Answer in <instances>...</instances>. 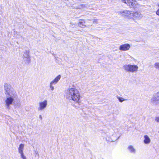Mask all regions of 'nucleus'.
Instances as JSON below:
<instances>
[{
    "label": "nucleus",
    "instance_id": "obj_14",
    "mask_svg": "<svg viewBox=\"0 0 159 159\" xmlns=\"http://www.w3.org/2000/svg\"><path fill=\"white\" fill-rule=\"evenodd\" d=\"M144 143L146 144H149L151 142V139L147 135H145L144 136Z\"/></svg>",
    "mask_w": 159,
    "mask_h": 159
},
{
    "label": "nucleus",
    "instance_id": "obj_8",
    "mask_svg": "<svg viewBox=\"0 0 159 159\" xmlns=\"http://www.w3.org/2000/svg\"><path fill=\"white\" fill-rule=\"evenodd\" d=\"M121 1L126 4L130 7H134L137 4V2L134 0H121Z\"/></svg>",
    "mask_w": 159,
    "mask_h": 159
},
{
    "label": "nucleus",
    "instance_id": "obj_7",
    "mask_svg": "<svg viewBox=\"0 0 159 159\" xmlns=\"http://www.w3.org/2000/svg\"><path fill=\"white\" fill-rule=\"evenodd\" d=\"M48 105V101L46 100L41 101L39 103V107L38 109L39 111H42Z\"/></svg>",
    "mask_w": 159,
    "mask_h": 159
},
{
    "label": "nucleus",
    "instance_id": "obj_11",
    "mask_svg": "<svg viewBox=\"0 0 159 159\" xmlns=\"http://www.w3.org/2000/svg\"><path fill=\"white\" fill-rule=\"evenodd\" d=\"M130 48V45L128 43H125L120 45L119 48V50L122 51H127L129 50Z\"/></svg>",
    "mask_w": 159,
    "mask_h": 159
},
{
    "label": "nucleus",
    "instance_id": "obj_1",
    "mask_svg": "<svg viewBox=\"0 0 159 159\" xmlns=\"http://www.w3.org/2000/svg\"><path fill=\"white\" fill-rule=\"evenodd\" d=\"M4 90L6 95L4 100L5 106L7 109H9L14 101L18 99V95L15 89L9 84H5Z\"/></svg>",
    "mask_w": 159,
    "mask_h": 159
},
{
    "label": "nucleus",
    "instance_id": "obj_24",
    "mask_svg": "<svg viewBox=\"0 0 159 159\" xmlns=\"http://www.w3.org/2000/svg\"><path fill=\"white\" fill-rule=\"evenodd\" d=\"M118 138H119V137H117L116 138V139H114L113 140H112V141H114V140H116V139H118Z\"/></svg>",
    "mask_w": 159,
    "mask_h": 159
},
{
    "label": "nucleus",
    "instance_id": "obj_6",
    "mask_svg": "<svg viewBox=\"0 0 159 159\" xmlns=\"http://www.w3.org/2000/svg\"><path fill=\"white\" fill-rule=\"evenodd\" d=\"M22 58L25 63L29 64L30 61V51L29 50L25 51L23 54Z\"/></svg>",
    "mask_w": 159,
    "mask_h": 159
},
{
    "label": "nucleus",
    "instance_id": "obj_19",
    "mask_svg": "<svg viewBox=\"0 0 159 159\" xmlns=\"http://www.w3.org/2000/svg\"><path fill=\"white\" fill-rule=\"evenodd\" d=\"M20 159H27V157L24 153L20 154Z\"/></svg>",
    "mask_w": 159,
    "mask_h": 159
},
{
    "label": "nucleus",
    "instance_id": "obj_23",
    "mask_svg": "<svg viewBox=\"0 0 159 159\" xmlns=\"http://www.w3.org/2000/svg\"><path fill=\"white\" fill-rule=\"evenodd\" d=\"M39 118L41 120H42V116L41 115H40L39 116Z\"/></svg>",
    "mask_w": 159,
    "mask_h": 159
},
{
    "label": "nucleus",
    "instance_id": "obj_12",
    "mask_svg": "<svg viewBox=\"0 0 159 159\" xmlns=\"http://www.w3.org/2000/svg\"><path fill=\"white\" fill-rule=\"evenodd\" d=\"M85 21L84 20L80 19L79 20L78 25L80 27L85 28L86 27V25H85Z\"/></svg>",
    "mask_w": 159,
    "mask_h": 159
},
{
    "label": "nucleus",
    "instance_id": "obj_22",
    "mask_svg": "<svg viewBox=\"0 0 159 159\" xmlns=\"http://www.w3.org/2000/svg\"><path fill=\"white\" fill-rule=\"evenodd\" d=\"M93 23H98V20H93Z\"/></svg>",
    "mask_w": 159,
    "mask_h": 159
},
{
    "label": "nucleus",
    "instance_id": "obj_5",
    "mask_svg": "<svg viewBox=\"0 0 159 159\" xmlns=\"http://www.w3.org/2000/svg\"><path fill=\"white\" fill-rule=\"evenodd\" d=\"M150 103L153 105H157L159 104V94L157 92L153 95L150 100Z\"/></svg>",
    "mask_w": 159,
    "mask_h": 159
},
{
    "label": "nucleus",
    "instance_id": "obj_21",
    "mask_svg": "<svg viewBox=\"0 0 159 159\" xmlns=\"http://www.w3.org/2000/svg\"><path fill=\"white\" fill-rule=\"evenodd\" d=\"M158 7L159 8L156 11V14L157 15L159 16V4L158 5Z\"/></svg>",
    "mask_w": 159,
    "mask_h": 159
},
{
    "label": "nucleus",
    "instance_id": "obj_3",
    "mask_svg": "<svg viewBox=\"0 0 159 159\" xmlns=\"http://www.w3.org/2000/svg\"><path fill=\"white\" fill-rule=\"evenodd\" d=\"M123 68L126 72L134 73L138 71L139 67L137 65L128 64L124 65Z\"/></svg>",
    "mask_w": 159,
    "mask_h": 159
},
{
    "label": "nucleus",
    "instance_id": "obj_18",
    "mask_svg": "<svg viewBox=\"0 0 159 159\" xmlns=\"http://www.w3.org/2000/svg\"><path fill=\"white\" fill-rule=\"evenodd\" d=\"M154 67L156 69L159 70V62H155L154 64Z\"/></svg>",
    "mask_w": 159,
    "mask_h": 159
},
{
    "label": "nucleus",
    "instance_id": "obj_20",
    "mask_svg": "<svg viewBox=\"0 0 159 159\" xmlns=\"http://www.w3.org/2000/svg\"><path fill=\"white\" fill-rule=\"evenodd\" d=\"M155 121L157 123H159V115L156 116L154 118Z\"/></svg>",
    "mask_w": 159,
    "mask_h": 159
},
{
    "label": "nucleus",
    "instance_id": "obj_17",
    "mask_svg": "<svg viewBox=\"0 0 159 159\" xmlns=\"http://www.w3.org/2000/svg\"><path fill=\"white\" fill-rule=\"evenodd\" d=\"M86 7V6L83 4L80 5L78 6L76 8L77 9H82Z\"/></svg>",
    "mask_w": 159,
    "mask_h": 159
},
{
    "label": "nucleus",
    "instance_id": "obj_2",
    "mask_svg": "<svg viewBox=\"0 0 159 159\" xmlns=\"http://www.w3.org/2000/svg\"><path fill=\"white\" fill-rule=\"evenodd\" d=\"M66 97L76 102H79L81 97L79 91L74 86H70L65 91Z\"/></svg>",
    "mask_w": 159,
    "mask_h": 159
},
{
    "label": "nucleus",
    "instance_id": "obj_9",
    "mask_svg": "<svg viewBox=\"0 0 159 159\" xmlns=\"http://www.w3.org/2000/svg\"><path fill=\"white\" fill-rule=\"evenodd\" d=\"M61 78L60 75H58L53 80H52L50 83V87L51 90L52 91L54 89V87L53 86V84H56L59 80Z\"/></svg>",
    "mask_w": 159,
    "mask_h": 159
},
{
    "label": "nucleus",
    "instance_id": "obj_4",
    "mask_svg": "<svg viewBox=\"0 0 159 159\" xmlns=\"http://www.w3.org/2000/svg\"><path fill=\"white\" fill-rule=\"evenodd\" d=\"M120 15L125 18L131 19L133 16V11L127 10H121L119 12Z\"/></svg>",
    "mask_w": 159,
    "mask_h": 159
},
{
    "label": "nucleus",
    "instance_id": "obj_16",
    "mask_svg": "<svg viewBox=\"0 0 159 159\" xmlns=\"http://www.w3.org/2000/svg\"><path fill=\"white\" fill-rule=\"evenodd\" d=\"M117 98L118 99L120 102H123L126 101V99H125L122 97L117 96Z\"/></svg>",
    "mask_w": 159,
    "mask_h": 159
},
{
    "label": "nucleus",
    "instance_id": "obj_13",
    "mask_svg": "<svg viewBox=\"0 0 159 159\" xmlns=\"http://www.w3.org/2000/svg\"><path fill=\"white\" fill-rule=\"evenodd\" d=\"M24 146V144L22 143H21L19 145V147L18 148V152L20 154L24 153L23 150Z\"/></svg>",
    "mask_w": 159,
    "mask_h": 159
},
{
    "label": "nucleus",
    "instance_id": "obj_15",
    "mask_svg": "<svg viewBox=\"0 0 159 159\" xmlns=\"http://www.w3.org/2000/svg\"><path fill=\"white\" fill-rule=\"evenodd\" d=\"M128 150L131 153H135L136 150L135 148L132 145H129L128 147Z\"/></svg>",
    "mask_w": 159,
    "mask_h": 159
},
{
    "label": "nucleus",
    "instance_id": "obj_25",
    "mask_svg": "<svg viewBox=\"0 0 159 159\" xmlns=\"http://www.w3.org/2000/svg\"><path fill=\"white\" fill-rule=\"evenodd\" d=\"M158 92V93L159 94V91L158 92Z\"/></svg>",
    "mask_w": 159,
    "mask_h": 159
},
{
    "label": "nucleus",
    "instance_id": "obj_10",
    "mask_svg": "<svg viewBox=\"0 0 159 159\" xmlns=\"http://www.w3.org/2000/svg\"><path fill=\"white\" fill-rule=\"evenodd\" d=\"M133 16L132 19L134 20H140L143 17L142 15L140 12L133 11Z\"/></svg>",
    "mask_w": 159,
    "mask_h": 159
}]
</instances>
